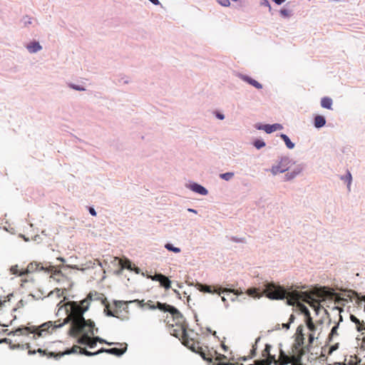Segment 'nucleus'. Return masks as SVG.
I'll use <instances>...</instances> for the list:
<instances>
[{"instance_id": "59", "label": "nucleus", "mask_w": 365, "mask_h": 365, "mask_svg": "<svg viewBox=\"0 0 365 365\" xmlns=\"http://www.w3.org/2000/svg\"><path fill=\"white\" fill-rule=\"evenodd\" d=\"M315 302H313L312 306L317 309V306L314 304Z\"/></svg>"}, {"instance_id": "43", "label": "nucleus", "mask_w": 365, "mask_h": 365, "mask_svg": "<svg viewBox=\"0 0 365 365\" xmlns=\"http://www.w3.org/2000/svg\"><path fill=\"white\" fill-rule=\"evenodd\" d=\"M345 180L348 181V187L350 186L351 182V175L349 172L347 173V175L345 178H344Z\"/></svg>"}, {"instance_id": "30", "label": "nucleus", "mask_w": 365, "mask_h": 365, "mask_svg": "<svg viewBox=\"0 0 365 365\" xmlns=\"http://www.w3.org/2000/svg\"><path fill=\"white\" fill-rule=\"evenodd\" d=\"M272 346L269 344H266L264 350L262 351V356L265 359H268L269 356H274L270 354V349Z\"/></svg>"}, {"instance_id": "22", "label": "nucleus", "mask_w": 365, "mask_h": 365, "mask_svg": "<svg viewBox=\"0 0 365 365\" xmlns=\"http://www.w3.org/2000/svg\"><path fill=\"white\" fill-rule=\"evenodd\" d=\"M306 325L309 330V333H314L315 334L317 327L312 321V317H309L308 319H305Z\"/></svg>"}, {"instance_id": "6", "label": "nucleus", "mask_w": 365, "mask_h": 365, "mask_svg": "<svg viewBox=\"0 0 365 365\" xmlns=\"http://www.w3.org/2000/svg\"><path fill=\"white\" fill-rule=\"evenodd\" d=\"M95 331H98V328H95V323L91 319H83V322L81 321L79 327L75 328L74 325H71L69 330V334L73 337H76L78 335H94Z\"/></svg>"}, {"instance_id": "48", "label": "nucleus", "mask_w": 365, "mask_h": 365, "mask_svg": "<svg viewBox=\"0 0 365 365\" xmlns=\"http://www.w3.org/2000/svg\"><path fill=\"white\" fill-rule=\"evenodd\" d=\"M274 2H275L277 4L280 5L282 4L285 0H272Z\"/></svg>"}, {"instance_id": "31", "label": "nucleus", "mask_w": 365, "mask_h": 365, "mask_svg": "<svg viewBox=\"0 0 365 365\" xmlns=\"http://www.w3.org/2000/svg\"><path fill=\"white\" fill-rule=\"evenodd\" d=\"M127 304H128V302H124V301H115L114 302L115 309H117L119 311V309H120L121 308L124 309V307H123L124 306H125V308L128 309Z\"/></svg>"}, {"instance_id": "49", "label": "nucleus", "mask_w": 365, "mask_h": 365, "mask_svg": "<svg viewBox=\"0 0 365 365\" xmlns=\"http://www.w3.org/2000/svg\"><path fill=\"white\" fill-rule=\"evenodd\" d=\"M289 323H286V324H282V327L286 329H289Z\"/></svg>"}, {"instance_id": "1", "label": "nucleus", "mask_w": 365, "mask_h": 365, "mask_svg": "<svg viewBox=\"0 0 365 365\" xmlns=\"http://www.w3.org/2000/svg\"><path fill=\"white\" fill-rule=\"evenodd\" d=\"M65 309L68 314L62 323L57 324L58 322H55L54 324H53L52 322L49 321L38 327L30 326L19 327L10 332L9 335L27 336L30 334H33V338L36 339V336L41 337L43 336V334L49 333V329L51 328L52 330H53L56 328L61 327L68 322H71V325H74L76 329L79 327L81 321L83 322L84 319L83 314L85 312L81 309V305H79L78 302L75 301L68 302L65 304Z\"/></svg>"}, {"instance_id": "15", "label": "nucleus", "mask_w": 365, "mask_h": 365, "mask_svg": "<svg viewBox=\"0 0 365 365\" xmlns=\"http://www.w3.org/2000/svg\"><path fill=\"white\" fill-rule=\"evenodd\" d=\"M44 267L41 265V263L37 262H31L28 264L27 267L25 269L26 274H29L31 272H34L37 270H43Z\"/></svg>"}, {"instance_id": "44", "label": "nucleus", "mask_w": 365, "mask_h": 365, "mask_svg": "<svg viewBox=\"0 0 365 365\" xmlns=\"http://www.w3.org/2000/svg\"><path fill=\"white\" fill-rule=\"evenodd\" d=\"M133 302H137V303L139 304V306H140V307H145V302H144V300H138V299H136V300H134V301H133Z\"/></svg>"}, {"instance_id": "5", "label": "nucleus", "mask_w": 365, "mask_h": 365, "mask_svg": "<svg viewBox=\"0 0 365 365\" xmlns=\"http://www.w3.org/2000/svg\"><path fill=\"white\" fill-rule=\"evenodd\" d=\"M19 307L12 304L10 299L0 302V324L3 327H9L16 319L14 312Z\"/></svg>"}, {"instance_id": "9", "label": "nucleus", "mask_w": 365, "mask_h": 365, "mask_svg": "<svg viewBox=\"0 0 365 365\" xmlns=\"http://www.w3.org/2000/svg\"><path fill=\"white\" fill-rule=\"evenodd\" d=\"M197 288L199 291L202 292H207V293L217 292L219 294H220L221 292H233L236 295L240 294V292H238V290L225 288L223 289H220L219 291H217L216 289H212L211 286H208L206 284H197Z\"/></svg>"}, {"instance_id": "13", "label": "nucleus", "mask_w": 365, "mask_h": 365, "mask_svg": "<svg viewBox=\"0 0 365 365\" xmlns=\"http://www.w3.org/2000/svg\"><path fill=\"white\" fill-rule=\"evenodd\" d=\"M120 346H122L120 349H118V348H112V349L101 348V349L98 350V352H103V353L106 352V353L113 354L115 356H121L122 354H123L125 352V351L127 349V344L123 343V344H120Z\"/></svg>"}, {"instance_id": "47", "label": "nucleus", "mask_w": 365, "mask_h": 365, "mask_svg": "<svg viewBox=\"0 0 365 365\" xmlns=\"http://www.w3.org/2000/svg\"><path fill=\"white\" fill-rule=\"evenodd\" d=\"M257 347L255 346H252V349L251 350V356H254L256 354Z\"/></svg>"}, {"instance_id": "37", "label": "nucleus", "mask_w": 365, "mask_h": 365, "mask_svg": "<svg viewBox=\"0 0 365 365\" xmlns=\"http://www.w3.org/2000/svg\"><path fill=\"white\" fill-rule=\"evenodd\" d=\"M339 324L335 325L331 330V332L329 335V339H331L335 335H338L337 329H338Z\"/></svg>"}, {"instance_id": "55", "label": "nucleus", "mask_w": 365, "mask_h": 365, "mask_svg": "<svg viewBox=\"0 0 365 365\" xmlns=\"http://www.w3.org/2000/svg\"><path fill=\"white\" fill-rule=\"evenodd\" d=\"M135 272L138 274L140 272V269L138 267L135 268Z\"/></svg>"}, {"instance_id": "42", "label": "nucleus", "mask_w": 365, "mask_h": 365, "mask_svg": "<svg viewBox=\"0 0 365 365\" xmlns=\"http://www.w3.org/2000/svg\"><path fill=\"white\" fill-rule=\"evenodd\" d=\"M214 365H243L239 364L238 363H225L224 361H220V363H215Z\"/></svg>"}, {"instance_id": "56", "label": "nucleus", "mask_w": 365, "mask_h": 365, "mask_svg": "<svg viewBox=\"0 0 365 365\" xmlns=\"http://www.w3.org/2000/svg\"><path fill=\"white\" fill-rule=\"evenodd\" d=\"M36 353V351H31V350H29V354H34Z\"/></svg>"}, {"instance_id": "57", "label": "nucleus", "mask_w": 365, "mask_h": 365, "mask_svg": "<svg viewBox=\"0 0 365 365\" xmlns=\"http://www.w3.org/2000/svg\"><path fill=\"white\" fill-rule=\"evenodd\" d=\"M188 211L189 212H194V213H196V210H193V209H188Z\"/></svg>"}, {"instance_id": "25", "label": "nucleus", "mask_w": 365, "mask_h": 365, "mask_svg": "<svg viewBox=\"0 0 365 365\" xmlns=\"http://www.w3.org/2000/svg\"><path fill=\"white\" fill-rule=\"evenodd\" d=\"M27 49L31 53H35L40 51L41 49V46L38 42L34 41L27 46Z\"/></svg>"}, {"instance_id": "52", "label": "nucleus", "mask_w": 365, "mask_h": 365, "mask_svg": "<svg viewBox=\"0 0 365 365\" xmlns=\"http://www.w3.org/2000/svg\"><path fill=\"white\" fill-rule=\"evenodd\" d=\"M294 316L293 314H292L289 317V323L291 324L292 322H294Z\"/></svg>"}, {"instance_id": "41", "label": "nucleus", "mask_w": 365, "mask_h": 365, "mask_svg": "<svg viewBox=\"0 0 365 365\" xmlns=\"http://www.w3.org/2000/svg\"><path fill=\"white\" fill-rule=\"evenodd\" d=\"M257 289H255V288H251V289H248L247 291V293L248 294V295L250 296H254V294L255 293H257Z\"/></svg>"}, {"instance_id": "28", "label": "nucleus", "mask_w": 365, "mask_h": 365, "mask_svg": "<svg viewBox=\"0 0 365 365\" xmlns=\"http://www.w3.org/2000/svg\"><path fill=\"white\" fill-rule=\"evenodd\" d=\"M280 137L284 141L288 148L292 149L294 147V144L290 140V139L287 135L281 134Z\"/></svg>"}, {"instance_id": "10", "label": "nucleus", "mask_w": 365, "mask_h": 365, "mask_svg": "<svg viewBox=\"0 0 365 365\" xmlns=\"http://www.w3.org/2000/svg\"><path fill=\"white\" fill-rule=\"evenodd\" d=\"M289 168V160L288 158H282L277 165H274L272 168V173L274 175L284 173Z\"/></svg>"}, {"instance_id": "29", "label": "nucleus", "mask_w": 365, "mask_h": 365, "mask_svg": "<svg viewBox=\"0 0 365 365\" xmlns=\"http://www.w3.org/2000/svg\"><path fill=\"white\" fill-rule=\"evenodd\" d=\"M119 263L121 265L122 268H126V269H130V270L133 269V268L131 267V262L128 259H120Z\"/></svg>"}, {"instance_id": "11", "label": "nucleus", "mask_w": 365, "mask_h": 365, "mask_svg": "<svg viewBox=\"0 0 365 365\" xmlns=\"http://www.w3.org/2000/svg\"><path fill=\"white\" fill-rule=\"evenodd\" d=\"M150 277L153 281L159 282L160 286L166 289H170L171 287V281L162 274H155L154 276H150Z\"/></svg>"}, {"instance_id": "20", "label": "nucleus", "mask_w": 365, "mask_h": 365, "mask_svg": "<svg viewBox=\"0 0 365 365\" xmlns=\"http://www.w3.org/2000/svg\"><path fill=\"white\" fill-rule=\"evenodd\" d=\"M190 188L192 191L200 195H205L207 194V190L204 187L197 183L191 185Z\"/></svg>"}, {"instance_id": "16", "label": "nucleus", "mask_w": 365, "mask_h": 365, "mask_svg": "<svg viewBox=\"0 0 365 365\" xmlns=\"http://www.w3.org/2000/svg\"><path fill=\"white\" fill-rule=\"evenodd\" d=\"M93 299V294L91 292H90L86 298H85L84 299L81 300L78 304L79 305H81V309H83V311L84 312H86L89 307H90V304H91V302L92 301Z\"/></svg>"}, {"instance_id": "12", "label": "nucleus", "mask_w": 365, "mask_h": 365, "mask_svg": "<svg viewBox=\"0 0 365 365\" xmlns=\"http://www.w3.org/2000/svg\"><path fill=\"white\" fill-rule=\"evenodd\" d=\"M93 336L84 334L78 339L77 342L80 344L88 345L90 348H94L97 342L95 341Z\"/></svg>"}, {"instance_id": "21", "label": "nucleus", "mask_w": 365, "mask_h": 365, "mask_svg": "<svg viewBox=\"0 0 365 365\" xmlns=\"http://www.w3.org/2000/svg\"><path fill=\"white\" fill-rule=\"evenodd\" d=\"M333 101L332 99L329 97H324L321 100V106L322 107L331 110L332 109Z\"/></svg>"}, {"instance_id": "38", "label": "nucleus", "mask_w": 365, "mask_h": 365, "mask_svg": "<svg viewBox=\"0 0 365 365\" xmlns=\"http://www.w3.org/2000/svg\"><path fill=\"white\" fill-rule=\"evenodd\" d=\"M95 338V341L96 342H99L101 344H108V345H112L113 343H110V342H107L105 339H101L98 336H93Z\"/></svg>"}, {"instance_id": "24", "label": "nucleus", "mask_w": 365, "mask_h": 365, "mask_svg": "<svg viewBox=\"0 0 365 365\" xmlns=\"http://www.w3.org/2000/svg\"><path fill=\"white\" fill-rule=\"evenodd\" d=\"M10 272L12 274H16L19 276H23L26 274L25 272V269H19L17 264L11 266V267L10 268Z\"/></svg>"}, {"instance_id": "54", "label": "nucleus", "mask_w": 365, "mask_h": 365, "mask_svg": "<svg viewBox=\"0 0 365 365\" xmlns=\"http://www.w3.org/2000/svg\"><path fill=\"white\" fill-rule=\"evenodd\" d=\"M57 259L61 261V262H65V259L63 257H58Z\"/></svg>"}, {"instance_id": "32", "label": "nucleus", "mask_w": 365, "mask_h": 365, "mask_svg": "<svg viewBox=\"0 0 365 365\" xmlns=\"http://www.w3.org/2000/svg\"><path fill=\"white\" fill-rule=\"evenodd\" d=\"M361 359H358L356 356L352 357L349 360L347 365H359Z\"/></svg>"}, {"instance_id": "7", "label": "nucleus", "mask_w": 365, "mask_h": 365, "mask_svg": "<svg viewBox=\"0 0 365 365\" xmlns=\"http://www.w3.org/2000/svg\"><path fill=\"white\" fill-rule=\"evenodd\" d=\"M145 305L150 309H158L162 312H168L170 315L178 316L179 314V310L178 309L166 303H161L160 302H154L151 300H148L145 303Z\"/></svg>"}, {"instance_id": "18", "label": "nucleus", "mask_w": 365, "mask_h": 365, "mask_svg": "<svg viewBox=\"0 0 365 365\" xmlns=\"http://www.w3.org/2000/svg\"><path fill=\"white\" fill-rule=\"evenodd\" d=\"M43 270H46L48 272L51 273V277H53V279H56V276L62 275L61 270L53 265L50 264L48 267H44Z\"/></svg>"}, {"instance_id": "35", "label": "nucleus", "mask_w": 365, "mask_h": 365, "mask_svg": "<svg viewBox=\"0 0 365 365\" xmlns=\"http://www.w3.org/2000/svg\"><path fill=\"white\" fill-rule=\"evenodd\" d=\"M234 176L233 173H225L220 174V177L225 180H230Z\"/></svg>"}, {"instance_id": "26", "label": "nucleus", "mask_w": 365, "mask_h": 365, "mask_svg": "<svg viewBox=\"0 0 365 365\" xmlns=\"http://www.w3.org/2000/svg\"><path fill=\"white\" fill-rule=\"evenodd\" d=\"M243 79L258 89H260L262 88V86L259 82H257V81H255L248 76L243 77Z\"/></svg>"}, {"instance_id": "4", "label": "nucleus", "mask_w": 365, "mask_h": 365, "mask_svg": "<svg viewBox=\"0 0 365 365\" xmlns=\"http://www.w3.org/2000/svg\"><path fill=\"white\" fill-rule=\"evenodd\" d=\"M319 334L314 336V333H309L308 335V343L304 345V334L303 333V326L299 325L297 328L296 337L289 349L286 351L289 359H297L299 356H303L306 353L310 351L314 339H317Z\"/></svg>"}, {"instance_id": "39", "label": "nucleus", "mask_w": 365, "mask_h": 365, "mask_svg": "<svg viewBox=\"0 0 365 365\" xmlns=\"http://www.w3.org/2000/svg\"><path fill=\"white\" fill-rule=\"evenodd\" d=\"M280 14L282 16L284 17H288L290 16V11L288 9H282L280 10Z\"/></svg>"}, {"instance_id": "34", "label": "nucleus", "mask_w": 365, "mask_h": 365, "mask_svg": "<svg viewBox=\"0 0 365 365\" xmlns=\"http://www.w3.org/2000/svg\"><path fill=\"white\" fill-rule=\"evenodd\" d=\"M101 352H98V351H97L96 352H91L89 351H87L86 349H81V354H84V355L88 356L97 355V354H101Z\"/></svg>"}, {"instance_id": "23", "label": "nucleus", "mask_w": 365, "mask_h": 365, "mask_svg": "<svg viewBox=\"0 0 365 365\" xmlns=\"http://www.w3.org/2000/svg\"><path fill=\"white\" fill-rule=\"evenodd\" d=\"M326 123V120L322 115H317L314 118V126L317 128L323 127Z\"/></svg>"}, {"instance_id": "36", "label": "nucleus", "mask_w": 365, "mask_h": 365, "mask_svg": "<svg viewBox=\"0 0 365 365\" xmlns=\"http://www.w3.org/2000/svg\"><path fill=\"white\" fill-rule=\"evenodd\" d=\"M254 145L256 148L260 149L265 146V143L263 140H257L254 142Z\"/></svg>"}, {"instance_id": "51", "label": "nucleus", "mask_w": 365, "mask_h": 365, "mask_svg": "<svg viewBox=\"0 0 365 365\" xmlns=\"http://www.w3.org/2000/svg\"><path fill=\"white\" fill-rule=\"evenodd\" d=\"M217 117L219 119H220V120H222V119H224V118H225V117H224V115L220 114V113H217Z\"/></svg>"}, {"instance_id": "53", "label": "nucleus", "mask_w": 365, "mask_h": 365, "mask_svg": "<svg viewBox=\"0 0 365 365\" xmlns=\"http://www.w3.org/2000/svg\"><path fill=\"white\" fill-rule=\"evenodd\" d=\"M222 347L225 351H227V349H228V347L224 344H222Z\"/></svg>"}, {"instance_id": "58", "label": "nucleus", "mask_w": 365, "mask_h": 365, "mask_svg": "<svg viewBox=\"0 0 365 365\" xmlns=\"http://www.w3.org/2000/svg\"><path fill=\"white\" fill-rule=\"evenodd\" d=\"M222 300L223 302H226V299H225L224 297H222Z\"/></svg>"}, {"instance_id": "33", "label": "nucleus", "mask_w": 365, "mask_h": 365, "mask_svg": "<svg viewBox=\"0 0 365 365\" xmlns=\"http://www.w3.org/2000/svg\"><path fill=\"white\" fill-rule=\"evenodd\" d=\"M165 247L169 250V251H172L173 252H175V253H179L180 252V249L178 248V247H173V245L170 244V243H167L165 245Z\"/></svg>"}, {"instance_id": "46", "label": "nucleus", "mask_w": 365, "mask_h": 365, "mask_svg": "<svg viewBox=\"0 0 365 365\" xmlns=\"http://www.w3.org/2000/svg\"><path fill=\"white\" fill-rule=\"evenodd\" d=\"M89 212L91 213V215L93 216H96V210H94V208L93 207H90L89 208Z\"/></svg>"}, {"instance_id": "19", "label": "nucleus", "mask_w": 365, "mask_h": 365, "mask_svg": "<svg viewBox=\"0 0 365 365\" xmlns=\"http://www.w3.org/2000/svg\"><path fill=\"white\" fill-rule=\"evenodd\" d=\"M350 319L356 324L358 331L365 330L364 322L363 321L361 322L353 314H351Z\"/></svg>"}, {"instance_id": "3", "label": "nucleus", "mask_w": 365, "mask_h": 365, "mask_svg": "<svg viewBox=\"0 0 365 365\" xmlns=\"http://www.w3.org/2000/svg\"><path fill=\"white\" fill-rule=\"evenodd\" d=\"M266 296L272 299H282L286 298L287 303L289 305H294L297 302V306L302 314H304L305 319H308L311 317L310 312L308 308L303 304L300 303L299 301H304L309 302L311 299L309 294L305 292H299L297 290H293L288 292L280 286H277L274 284H268L264 289Z\"/></svg>"}, {"instance_id": "50", "label": "nucleus", "mask_w": 365, "mask_h": 365, "mask_svg": "<svg viewBox=\"0 0 365 365\" xmlns=\"http://www.w3.org/2000/svg\"><path fill=\"white\" fill-rule=\"evenodd\" d=\"M149 1H151L155 5H159L160 4V1L158 0H149Z\"/></svg>"}, {"instance_id": "60", "label": "nucleus", "mask_w": 365, "mask_h": 365, "mask_svg": "<svg viewBox=\"0 0 365 365\" xmlns=\"http://www.w3.org/2000/svg\"><path fill=\"white\" fill-rule=\"evenodd\" d=\"M315 302L317 304V307L319 308V302H317V301H316Z\"/></svg>"}, {"instance_id": "17", "label": "nucleus", "mask_w": 365, "mask_h": 365, "mask_svg": "<svg viewBox=\"0 0 365 365\" xmlns=\"http://www.w3.org/2000/svg\"><path fill=\"white\" fill-rule=\"evenodd\" d=\"M259 129L264 130L267 133H271L275 130L282 129V126L279 123H275L273 125L267 124L263 125L262 127H259Z\"/></svg>"}, {"instance_id": "14", "label": "nucleus", "mask_w": 365, "mask_h": 365, "mask_svg": "<svg viewBox=\"0 0 365 365\" xmlns=\"http://www.w3.org/2000/svg\"><path fill=\"white\" fill-rule=\"evenodd\" d=\"M209 352H210L212 356L210 357V359H205V361L208 362H212L213 359H215V361L217 363H220V361H224V360L227 359V356L224 354H218L215 350H210L208 349Z\"/></svg>"}, {"instance_id": "40", "label": "nucleus", "mask_w": 365, "mask_h": 365, "mask_svg": "<svg viewBox=\"0 0 365 365\" xmlns=\"http://www.w3.org/2000/svg\"><path fill=\"white\" fill-rule=\"evenodd\" d=\"M218 3L224 6H230V3L229 0H217Z\"/></svg>"}, {"instance_id": "45", "label": "nucleus", "mask_w": 365, "mask_h": 365, "mask_svg": "<svg viewBox=\"0 0 365 365\" xmlns=\"http://www.w3.org/2000/svg\"><path fill=\"white\" fill-rule=\"evenodd\" d=\"M71 87L77 91H84L85 90L83 88H81V87H80L78 86H76V85H71Z\"/></svg>"}, {"instance_id": "8", "label": "nucleus", "mask_w": 365, "mask_h": 365, "mask_svg": "<svg viewBox=\"0 0 365 365\" xmlns=\"http://www.w3.org/2000/svg\"><path fill=\"white\" fill-rule=\"evenodd\" d=\"M81 349L78 345H73L71 349H66L63 351H59L58 353L50 351L47 353L45 350H42L41 349H38L37 351L40 354H42L43 355H46L48 357H53L56 359H58L61 356L66 355V354H76L79 352L81 354Z\"/></svg>"}, {"instance_id": "27", "label": "nucleus", "mask_w": 365, "mask_h": 365, "mask_svg": "<svg viewBox=\"0 0 365 365\" xmlns=\"http://www.w3.org/2000/svg\"><path fill=\"white\" fill-rule=\"evenodd\" d=\"M105 312H106L107 316L119 318L118 310H117V309H114L113 311L110 310L109 304L106 305Z\"/></svg>"}, {"instance_id": "2", "label": "nucleus", "mask_w": 365, "mask_h": 365, "mask_svg": "<svg viewBox=\"0 0 365 365\" xmlns=\"http://www.w3.org/2000/svg\"><path fill=\"white\" fill-rule=\"evenodd\" d=\"M173 323L170 322L169 317L165 319L169 327V331L171 335L178 338L182 344L195 353L201 356L203 359H210L212 356L207 346H201L197 340V334L192 330L186 329L182 314L170 315Z\"/></svg>"}]
</instances>
